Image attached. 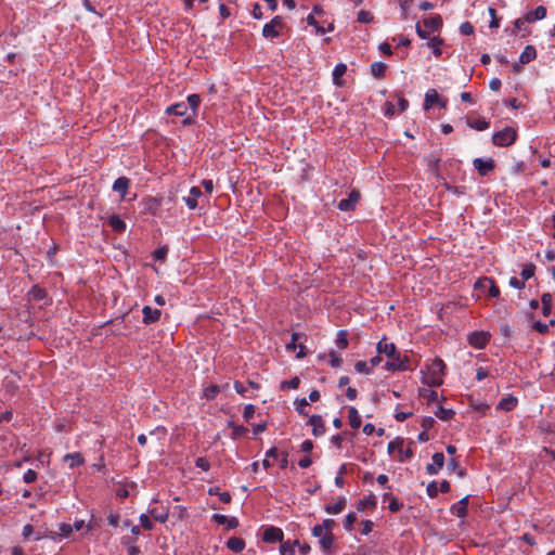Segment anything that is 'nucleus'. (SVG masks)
<instances>
[{"instance_id": "47", "label": "nucleus", "mask_w": 555, "mask_h": 555, "mask_svg": "<svg viewBox=\"0 0 555 555\" xmlns=\"http://www.w3.org/2000/svg\"><path fill=\"white\" fill-rule=\"evenodd\" d=\"M356 521H357V515H356V513H353V512L349 513V514L346 516L345 520H344V528H345L347 531H351Z\"/></svg>"}, {"instance_id": "61", "label": "nucleus", "mask_w": 555, "mask_h": 555, "mask_svg": "<svg viewBox=\"0 0 555 555\" xmlns=\"http://www.w3.org/2000/svg\"><path fill=\"white\" fill-rule=\"evenodd\" d=\"M400 8H401V11H402V14H403V18H406V15H408V10L410 9L411 7V3L413 2V0H397Z\"/></svg>"}, {"instance_id": "4", "label": "nucleus", "mask_w": 555, "mask_h": 555, "mask_svg": "<svg viewBox=\"0 0 555 555\" xmlns=\"http://www.w3.org/2000/svg\"><path fill=\"white\" fill-rule=\"evenodd\" d=\"M475 291L486 292L488 297L495 298L500 295V288L492 278H480L474 284Z\"/></svg>"}, {"instance_id": "9", "label": "nucleus", "mask_w": 555, "mask_h": 555, "mask_svg": "<svg viewBox=\"0 0 555 555\" xmlns=\"http://www.w3.org/2000/svg\"><path fill=\"white\" fill-rule=\"evenodd\" d=\"M475 169L478 171L480 177L488 176L495 168V162L493 158H475L473 162Z\"/></svg>"}, {"instance_id": "2", "label": "nucleus", "mask_w": 555, "mask_h": 555, "mask_svg": "<svg viewBox=\"0 0 555 555\" xmlns=\"http://www.w3.org/2000/svg\"><path fill=\"white\" fill-rule=\"evenodd\" d=\"M312 535L319 539V546L324 555H333L334 550V534L315 525L312 528Z\"/></svg>"}, {"instance_id": "6", "label": "nucleus", "mask_w": 555, "mask_h": 555, "mask_svg": "<svg viewBox=\"0 0 555 555\" xmlns=\"http://www.w3.org/2000/svg\"><path fill=\"white\" fill-rule=\"evenodd\" d=\"M403 438L397 437L395 440L390 441L388 443V453L392 454L395 450H398L400 453V462H404L408 459H411L413 456V450L411 447H408L405 450H403Z\"/></svg>"}, {"instance_id": "22", "label": "nucleus", "mask_w": 555, "mask_h": 555, "mask_svg": "<svg viewBox=\"0 0 555 555\" xmlns=\"http://www.w3.org/2000/svg\"><path fill=\"white\" fill-rule=\"evenodd\" d=\"M130 180L126 177H119L115 180L113 184V190L115 192L120 193L121 197L124 198L126 196V193L129 189Z\"/></svg>"}, {"instance_id": "43", "label": "nucleus", "mask_w": 555, "mask_h": 555, "mask_svg": "<svg viewBox=\"0 0 555 555\" xmlns=\"http://www.w3.org/2000/svg\"><path fill=\"white\" fill-rule=\"evenodd\" d=\"M296 411L302 415L308 416V412L306 411V406L309 404L308 400L306 398L296 399L295 400Z\"/></svg>"}, {"instance_id": "49", "label": "nucleus", "mask_w": 555, "mask_h": 555, "mask_svg": "<svg viewBox=\"0 0 555 555\" xmlns=\"http://www.w3.org/2000/svg\"><path fill=\"white\" fill-rule=\"evenodd\" d=\"M30 294L34 296V298L40 299V300L44 299L47 297L46 289L41 288L38 285H35L31 287Z\"/></svg>"}, {"instance_id": "48", "label": "nucleus", "mask_w": 555, "mask_h": 555, "mask_svg": "<svg viewBox=\"0 0 555 555\" xmlns=\"http://www.w3.org/2000/svg\"><path fill=\"white\" fill-rule=\"evenodd\" d=\"M354 369H356V371L358 373H364V374H371L372 373V367L365 361H358V362H356Z\"/></svg>"}, {"instance_id": "20", "label": "nucleus", "mask_w": 555, "mask_h": 555, "mask_svg": "<svg viewBox=\"0 0 555 555\" xmlns=\"http://www.w3.org/2000/svg\"><path fill=\"white\" fill-rule=\"evenodd\" d=\"M346 503H347L346 498L339 496L334 504L325 505L324 511L331 515L339 514L346 507Z\"/></svg>"}, {"instance_id": "28", "label": "nucleus", "mask_w": 555, "mask_h": 555, "mask_svg": "<svg viewBox=\"0 0 555 555\" xmlns=\"http://www.w3.org/2000/svg\"><path fill=\"white\" fill-rule=\"evenodd\" d=\"M376 504H377V502H376L375 495L370 494L369 496H366L358 502L357 509L359 512H363L369 508L373 509L376 507Z\"/></svg>"}, {"instance_id": "16", "label": "nucleus", "mask_w": 555, "mask_h": 555, "mask_svg": "<svg viewBox=\"0 0 555 555\" xmlns=\"http://www.w3.org/2000/svg\"><path fill=\"white\" fill-rule=\"evenodd\" d=\"M376 348L378 353H384L388 358H395L396 352H398L395 344L388 343L386 337H384L377 343Z\"/></svg>"}, {"instance_id": "7", "label": "nucleus", "mask_w": 555, "mask_h": 555, "mask_svg": "<svg viewBox=\"0 0 555 555\" xmlns=\"http://www.w3.org/2000/svg\"><path fill=\"white\" fill-rule=\"evenodd\" d=\"M390 361L386 362L385 369L387 371H406L410 370L409 357L402 356L400 352H396L395 358H389Z\"/></svg>"}, {"instance_id": "10", "label": "nucleus", "mask_w": 555, "mask_h": 555, "mask_svg": "<svg viewBox=\"0 0 555 555\" xmlns=\"http://www.w3.org/2000/svg\"><path fill=\"white\" fill-rule=\"evenodd\" d=\"M188 107L191 108L192 111V115L191 116H186L183 120H182V124L184 126H190V125H193L195 124V117H196V113H197V108L201 104V96L198 94H191L188 96Z\"/></svg>"}, {"instance_id": "30", "label": "nucleus", "mask_w": 555, "mask_h": 555, "mask_svg": "<svg viewBox=\"0 0 555 555\" xmlns=\"http://www.w3.org/2000/svg\"><path fill=\"white\" fill-rule=\"evenodd\" d=\"M108 225L117 233H122L126 230V223L117 215L109 216Z\"/></svg>"}, {"instance_id": "46", "label": "nucleus", "mask_w": 555, "mask_h": 555, "mask_svg": "<svg viewBox=\"0 0 555 555\" xmlns=\"http://www.w3.org/2000/svg\"><path fill=\"white\" fill-rule=\"evenodd\" d=\"M168 254V247L162 246L153 251V258L157 261H164Z\"/></svg>"}, {"instance_id": "36", "label": "nucleus", "mask_w": 555, "mask_h": 555, "mask_svg": "<svg viewBox=\"0 0 555 555\" xmlns=\"http://www.w3.org/2000/svg\"><path fill=\"white\" fill-rule=\"evenodd\" d=\"M442 43L443 39H441L440 37H434L428 41L427 46L433 49L434 55L438 57L442 54V51L440 49V46Z\"/></svg>"}, {"instance_id": "55", "label": "nucleus", "mask_w": 555, "mask_h": 555, "mask_svg": "<svg viewBox=\"0 0 555 555\" xmlns=\"http://www.w3.org/2000/svg\"><path fill=\"white\" fill-rule=\"evenodd\" d=\"M37 473L34 470V469H28L24 476H23V480L24 482L26 483H33L37 480Z\"/></svg>"}, {"instance_id": "37", "label": "nucleus", "mask_w": 555, "mask_h": 555, "mask_svg": "<svg viewBox=\"0 0 555 555\" xmlns=\"http://www.w3.org/2000/svg\"><path fill=\"white\" fill-rule=\"evenodd\" d=\"M455 412L451 409H444L442 405H439L437 411H435V415L442 420V421H449L454 416Z\"/></svg>"}, {"instance_id": "62", "label": "nucleus", "mask_w": 555, "mask_h": 555, "mask_svg": "<svg viewBox=\"0 0 555 555\" xmlns=\"http://www.w3.org/2000/svg\"><path fill=\"white\" fill-rule=\"evenodd\" d=\"M331 361L330 364L332 367H339L343 363V360L340 357H338L335 351L330 352Z\"/></svg>"}, {"instance_id": "23", "label": "nucleus", "mask_w": 555, "mask_h": 555, "mask_svg": "<svg viewBox=\"0 0 555 555\" xmlns=\"http://www.w3.org/2000/svg\"><path fill=\"white\" fill-rule=\"evenodd\" d=\"M517 402H518V400L516 397L508 395V396L504 397L503 399H501L496 409L503 410V411H512L513 409L516 408Z\"/></svg>"}, {"instance_id": "12", "label": "nucleus", "mask_w": 555, "mask_h": 555, "mask_svg": "<svg viewBox=\"0 0 555 555\" xmlns=\"http://www.w3.org/2000/svg\"><path fill=\"white\" fill-rule=\"evenodd\" d=\"M283 538L284 533L281 528L270 526L263 529L262 541L266 543L282 542Z\"/></svg>"}, {"instance_id": "26", "label": "nucleus", "mask_w": 555, "mask_h": 555, "mask_svg": "<svg viewBox=\"0 0 555 555\" xmlns=\"http://www.w3.org/2000/svg\"><path fill=\"white\" fill-rule=\"evenodd\" d=\"M423 24L426 28L436 31L442 27V18L440 15L436 14L424 18Z\"/></svg>"}, {"instance_id": "34", "label": "nucleus", "mask_w": 555, "mask_h": 555, "mask_svg": "<svg viewBox=\"0 0 555 555\" xmlns=\"http://www.w3.org/2000/svg\"><path fill=\"white\" fill-rule=\"evenodd\" d=\"M467 125L476 130L482 131L489 128L490 122L483 118L479 119H467Z\"/></svg>"}, {"instance_id": "14", "label": "nucleus", "mask_w": 555, "mask_h": 555, "mask_svg": "<svg viewBox=\"0 0 555 555\" xmlns=\"http://www.w3.org/2000/svg\"><path fill=\"white\" fill-rule=\"evenodd\" d=\"M444 454L442 452H437L433 455V463L427 464L426 472L429 475H437L438 472L443 467L444 465Z\"/></svg>"}, {"instance_id": "63", "label": "nucleus", "mask_w": 555, "mask_h": 555, "mask_svg": "<svg viewBox=\"0 0 555 555\" xmlns=\"http://www.w3.org/2000/svg\"><path fill=\"white\" fill-rule=\"evenodd\" d=\"M119 515L117 513H109L107 516L108 525L112 527H118L119 525Z\"/></svg>"}, {"instance_id": "54", "label": "nucleus", "mask_w": 555, "mask_h": 555, "mask_svg": "<svg viewBox=\"0 0 555 555\" xmlns=\"http://www.w3.org/2000/svg\"><path fill=\"white\" fill-rule=\"evenodd\" d=\"M322 529L333 532L334 527L336 526V521L332 518H326L322 521V524H318Z\"/></svg>"}, {"instance_id": "53", "label": "nucleus", "mask_w": 555, "mask_h": 555, "mask_svg": "<svg viewBox=\"0 0 555 555\" xmlns=\"http://www.w3.org/2000/svg\"><path fill=\"white\" fill-rule=\"evenodd\" d=\"M460 31L464 36H470L474 34V26L469 22H464L460 26Z\"/></svg>"}, {"instance_id": "59", "label": "nucleus", "mask_w": 555, "mask_h": 555, "mask_svg": "<svg viewBox=\"0 0 555 555\" xmlns=\"http://www.w3.org/2000/svg\"><path fill=\"white\" fill-rule=\"evenodd\" d=\"M140 524L145 530H152L154 527L152 520L145 514L140 516Z\"/></svg>"}, {"instance_id": "8", "label": "nucleus", "mask_w": 555, "mask_h": 555, "mask_svg": "<svg viewBox=\"0 0 555 555\" xmlns=\"http://www.w3.org/2000/svg\"><path fill=\"white\" fill-rule=\"evenodd\" d=\"M360 198V192L358 190H352L349 193L348 198H344L338 202L337 208L341 211H353Z\"/></svg>"}, {"instance_id": "5", "label": "nucleus", "mask_w": 555, "mask_h": 555, "mask_svg": "<svg viewBox=\"0 0 555 555\" xmlns=\"http://www.w3.org/2000/svg\"><path fill=\"white\" fill-rule=\"evenodd\" d=\"M285 27V22L282 16H274L269 23L264 24L262 28V36L268 39H274L280 36L279 29Z\"/></svg>"}, {"instance_id": "29", "label": "nucleus", "mask_w": 555, "mask_h": 555, "mask_svg": "<svg viewBox=\"0 0 555 555\" xmlns=\"http://www.w3.org/2000/svg\"><path fill=\"white\" fill-rule=\"evenodd\" d=\"M227 547L234 552H242L245 547V541L242 538L232 537L227 541Z\"/></svg>"}, {"instance_id": "19", "label": "nucleus", "mask_w": 555, "mask_h": 555, "mask_svg": "<svg viewBox=\"0 0 555 555\" xmlns=\"http://www.w3.org/2000/svg\"><path fill=\"white\" fill-rule=\"evenodd\" d=\"M434 104H440L446 107V101L440 103L438 92L435 89H429L425 94L424 108L429 109Z\"/></svg>"}, {"instance_id": "44", "label": "nucleus", "mask_w": 555, "mask_h": 555, "mask_svg": "<svg viewBox=\"0 0 555 555\" xmlns=\"http://www.w3.org/2000/svg\"><path fill=\"white\" fill-rule=\"evenodd\" d=\"M219 392H220L219 386L210 385L209 387L204 389V397L207 400H214Z\"/></svg>"}, {"instance_id": "41", "label": "nucleus", "mask_w": 555, "mask_h": 555, "mask_svg": "<svg viewBox=\"0 0 555 555\" xmlns=\"http://www.w3.org/2000/svg\"><path fill=\"white\" fill-rule=\"evenodd\" d=\"M420 396L427 400V403L430 404L435 402L438 398V393L431 389H422L420 390Z\"/></svg>"}, {"instance_id": "50", "label": "nucleus", "mask_w": 555, "mask_h": 555, "mask_svg": "<svg viewBox=\"0 0 555 555\" xmlns=\"http://www.w3.org/2000/svg\"><path fill=\"white\" fill-rule=\"evenodd\" d=\"M403 507V502L399 501L396 496H391L388 508L392 513L399 512Z\"/></svg>"}, {"instance_id": "24", "label": "nucleus", "mask_w": 555, "mask_h": 555, "mask_svg": "<svg viewBox=\"0 0 555 555\" xmlns=\"http://www.w3.org/2000/svg\"><path fill=\"white\" fill-rule=\"evenodd\" d=\"M188 113V105L184 102L175 103L166 108V114L175 116H185Z\"/></svg>"}, {"instance_id": "32", "label": "nucleus", "mask_w": 555, "mask_h": 555, "mask_svg": "<svg viewBox=\"0 0 555 555\" xmlns=\"http://www.w3.org/2000/svg\"><path fill=\"white\" fill-rule=\"evenodd\" d=\"M65 462H69V466L77 467L85 463L83 456L79 452L68 453L64 456Z\"/></svg>"}, {"instance_id": "58", "label": "nucleus", "mask_w": 555, "mask_h": 555, "mask_svg": "<svg viewBox=\"0 0 555 555\" xmlns=\"http://www.w3.org/2000/svg\"><path fill=\"white\" fill-rule=\"evenodd\" d=\"M438 487L436 481H431L428 483L426 488L427 495L431 499L436 498L438 494Z\"/></svg>"}, {"instance_id": "52", "label": "nucleus", "mask_w": 555, "mask_h": 555, "mask_svg": "<svg viewBox=\"0 0 555 555\" xmlns=\"http://www.w3.org/2000/svg\"><path fill=\"white\" fill-rule=\"evenodd\" d=\"M304 336L301 333H293L291 341L286 345L288 350H295L297 347V341Z\"/></svg>"}, {"instance_id": "35", "label": "nucleus", "mask_w": 555, "mask_h": 555, "mask_svg": "<svg viewBox=\"0 0 555 555\" xmlns=\"http://www.w3.org/2000/svg\"><path fill=\"white\" fill-rule=\"evenodd\" d=\"M298 544V541H294L293 543L291 541L287 542H281L280 545V554L281 555H294L295 554V545Z\"/></svg>"}, {"instance_id": "51", "label": "nucleus", "mask_w": 555, "mask_h": 555, "mask_svg": "<svg viewBox=\"0 0 555 555\" xmlns=\"http://www.w3.org/2000/svg\"><path fill=\"white\" fill-rule=\"evenodd\" d=\"M451 512L460 518H464L467 515V509L461 505H457V503H454L451 506Z\"/></svg>"}, {"instance_id": "27", "label": "nucleus", "mask_w": 555, "mask_h": 555, "mask_svg": "<svg viewBox=\"0 0 555 555\" xmlns=\"http://www.w3.org/2000/svg\"><path fill=\"white\" fill-rule=\"evenodd\" d=\"M347 72V66L344 63H339L335 66L333 70V82L337 87H343L344 81L341 80V76Z\"/></svg>"}, {"instance_id": "3", "label": "nucleus", "mask_w": 555, "mask_h": 555, "mask_svg": "<svg viewBox=\"0 0 555 555\" xmlns=\"http://www.w3.org/2000/svg\"><path fill=\"white\" fill-rule=\"evenodd\" d=\"M517 139V131L512 127H505L503 130L494 132L492 135V143L496 146H509Z\"/></svg>"}, {"instance_id": "60", "label": "nucleus", "mask_w": 555, "mask_h": 555, "mask_svg": "<svg viewBox=\"0 0 555 555\" xmlns=\"http://www.w3.org/2000/svg\"><path fill=\"white\" fill-rule=\"evenodd\" d=\"M72 532H73L72 525L65 524V522L60 525V535H62L64 538H68Z\"/></svg>"}, {"instance_id": "64", "label": "nucleus", "mask_w": 555, "mask_h": 555, "mask_svg": "<svg viewBox=\"0 0 555 555\" xmlns=\"http://www.w3.org/2000/svg\"><path fill=\"white\" fill-rule=\"evenodd\" d=\"M373 527H374V522L372 520L367 519V520L362 521L361 533L364 535L369 534L373 530Z\"/></svg>"}, {"instance_id": "33", "label": "nucleus", "mask_w": 555, "mask_h": 555, "mask_svg": "<svg viewBox=\"0 0 555 555\" xmlns=\"http://www.w3.org/2000/svg\"><path fill=\"white\" fill-rule=\"evenodd\" d=\"M349 424L353 429H358L361 426V417L358 410L354 406H350L348 410Z\"/></svg>"}, {"instance_id": "13", "label": "nucleus", "mask_w": 555, "mask_h": 555, "mask_svg": "<svg viewBox=\"0 0 555 555\" xmlns=\"http://www.w3.org/2000/svg\"><path fill=\"white\" fill-rule=\"evenodd\" d=\"M308 424L312 426L314 437L323 436L326 431L324 421L321 415L314 414L309 417Z\"/></svg>"}, {"instance_id": "18", "label": "nucleus", "mask_w": 555, "mask_h": 555, "mask_svg": "<svg viewBox=\"0 0 555 555\" xmlns=\"http://www.w3.org/2000/svg\"><path fill=\"white\" fill-rule=\"evenodd\" d=\"M212 520L218 525H227L228 529H234L238 526V519L236 517L229 518L222 514H214Z\"/></svg>"}, {"instance_id": "40", "label": "nucleus", "mask_w": 555, "mask_h": 555, "mask_svg": "<svg viewBox=\"0 0 555 555\" xmlns=\"http://www.w3.org/2000/svg\"><path fill=\"white\" fill-rule=\"evenodd\" d=\"M300 385V378L298 376L293 377L289 380H283L280 385L282 390L297 389Z\"/></svg>"}, {"instance_id": "11", "label": "nucleus", "mask_w": 555, "mask_h": 555, "mask_svg": "<svg viewBox=\"0 0 555 555\" xmlns=\"http://www.w3.org/2000/svg\"><path fill=\"white\" fill-rule=\"evenodd\" d=\"M489 339H490L489 333L483 332V331L473 332L468 335V338H467L469 345L475 348H478V349L485 348L487 346V344L489 343Z\"/></svg>"}, {"instance_id": "57", "label": "nucleus", "mask_w": 555, "mask_h": 555, "mask_svg": "<svg viewBox=\"0 0 555 555\" xmlns=\"http://www.w3.org/2000/svg\"><path fill=\"white\" fill-rule=\"evenodd\" d=\"M254 414H255V405L253 404H247L245 408H244V413H243V417L246 422H249L253 417H254Z\"/></svg>"}, {"instance_id": "38", "label": "nucleus", "mask_w": 555, "mask_h": 555, "mask_svg": "<svg viewBox=\"0 0 555 555\" xmlns=\"http://www.w3.org/2000/svg\"><path fill=\"white\" fill-rule=\"evenodd\" d=\"M228 427L232 429L231 437L233 439H237L238 437L245 435L248 430L246 427L242 425H236L233 422H229Z\"/></svg>"}, {"instance_id": "15", "label": "nucleus", "mask_w": 555, "mask_h": 555, "mask_svg": "<svg viewBox=\"0 0 555 555\" xmlns=\"http://www.w3.org/2000/svg\"><path fill=\"white\" fill-rule=\"evenodd\" d=\"M203 195L202 190L198 186L191 188L189 195L184 196L182 201L189 207V209H195L197 207V199Z\"/></svg>"}, {"instance_id": "1", "label": "nucleus", "mask_w": 555, "mask_h": 555, "mask_svg": "<svg viewBox=\"0 0 555 555\" xmlns=\"http://www.w3.org/2000/svg\"><path fill=\"white\" fill-rule=\"evenodd\" d=\"M446 364L441 359H435L423 377V383L430 387H439L443 383Z\"/></svg>"}, {"instance_id": "25", "label": "nucleus", "mask_w": 555, "mask_h": 555, "mask_svg": "<svg viewBox=\"0 0 555 555\" xmlns=\"http://www.w3.org/2000/svg\"><path fill=\"white\" fill-rule=\"evenodd\" d=\"M537 57V50L533 46H526L519 56L520 64H528Z\"/></svg>"}, {"instance_id": "39", "label": "nucleus", "mask_w": 555, "mask_h": 555, "mask_svg": "<svg viewBox=\"0 0 555 555\" xmlns=\"http://www.w3.org/2000/svg\"><path fill=\"white\" fill-rule=\"evenodd\" d=\"M335 343L339 349H346L348 347V332L346 330H340L337 333Z\"/></svg>"}, {"instance_id": "17", "label": "nucleus", "mask_w": 555, "mask_h": 555, "mask_svg": "<svg viewBox=\"0 0 555 555\" xmlns=\"http://www.w3.org/2000/svg\"><path fill=\"white\" fill-rule=\"evenodd\" d=\"M143 323L151 324L157 322L160 319L162 311L158 309H152L150 306H144L142 309Z\"/></svg>"}, {"instance_id": "45", "label": "nucleus", "mask_w": 555, "mask_h": 555, "mask_svg": "<svg viewBox=\"0 0 555 555\" xmlns=\"http://www.w3.org/2000/svg\"><path fill=\"white\" fill-rule=\"evenodd\" d=\"M374 16L370 11L361 10L358 13L357 21L359 23L367 24L373 21Z\"/></svg>"}, {"instance_id": "21", "label": "nucleus", "mask_w": 555, "mask_h": 555, "mask_svg": "<svg viewBox=\"0 0 555 555\" xmlns=\"http://www.w3.org/2000/svg\"><path fill=\"white\" fill-rule=\"evenodd\" d=\"M545 16H546V9L543 5H539L533 11H530L525 15V21L527 23H533L538 20L544 18Z\"/></svg>"}, {"instance_id": "42", "label": "nucleus", "mask_w": 555, "mask_h": 555, "mask_svg": "<svg viewBox=\"0 0 555 555\" xmlns=\"http://www.w3.org/2000/svg\"><path fill=\"white\" fill-rule=\"evenodd\" d=\"M534 271H535V266L533 263H528V264H525L522 270H521V278H522V281H527L529 280L530 278H532L534 275Z\"/></svg>"}, {"instance_id": "56", "label": "nucleus", "mask_w": 555, "mask_h": 555, "mask_svg": "<svg viewBox=\"0 0 555 555\" xmlns=\"http://www.w3.org/2000/svg\"><path fill=\"white\" fill-rule=\"evenodd\" d=\"M195 466L207 472L210 468V463L206 457L202 456L196 459Z\"/></svg>"}, {"instance_id": "31", "label": "nucleus", "mask_w": 555, "mask_h": 555, "mask_svg": "<svg viewBox=\"0 0 555 555\" xmlns=\"http://www.w3.org/2000/svg\"><path fill=\"white\" fill-rule=\"evenodd\" d=\"M386 69L387 65L383 62H374L371 64V74L376 79H383L385 77Z\"/></svg>"}]
</instances>
